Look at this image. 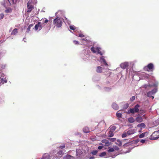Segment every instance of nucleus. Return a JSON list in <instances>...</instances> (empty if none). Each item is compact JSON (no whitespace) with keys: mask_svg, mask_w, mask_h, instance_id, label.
I'll use <instances>...</instances> for the list:
<instances>
[{"mask_svg":"<svg viewBox=\"0 0 159 159\" xmlns=\"http://www.w3.org/2000/svg\"><path fill=\"white\" fill-rule=\"evenodd\" d=\"M53 22L55 26H56L57 27L60 28L62 26V21L60 18H56L54 20Z\"/></svg>","mask_w":159,"mask_h":159,"instance_id":"f257e3e1","label":"nucleus"},{"mask_svg":"<svg viewBox=\"0 0 159 159\" xmlns=\"http://www.w3.org/2000/svg\"><path fill=\"white\" fill-rule=\"evenodd\" d=\"M154 66L152 63H150L147 65V66H145L144 69V70L148 71H152L154 69Z\"/></svg>","mask_w":159,"mask_h":159,"instance_id":"f03ea898","label":"nucleus"},{"mask_svg":"<svg viewBox=\"0 0 159 159\" xmlns=\"http://www.w3.org/2000/svg\"><path fill=\"white\" fill-rule=\"evenodd\" d=\"M140 106L139 104L136 105L134 108H130L129 111V113H131L132 114H134V112H138L139 111V107Z\"/></svg>","mask_w":159,"mask_h":159,"instance_id":"7ed1b4c3","label":"nucleus"},{"mask_svg":"<svg viewBox=\"0 0 159 159\" xmlns=\"http://www.w3.org/2000/svg\"><path fill=\"white\" fill-rule=\"evenodd\" d=\"M100 48L99 47H97L96 48H95L94 47H92L91 50V51L93 53H96L97 52H98V54L102 55V54L101 52L100 51Z\"/></svg>","mask_w":159,"mask_h":159,"instance_id":"20e7f679","label":"nucleus"},{"mask_svg":"<svg viewBox=\"0 0 159 159\" xmlns=\"http://www.w3.org/2000/svg\"><path fill=\"white\" fill-rule=\"evenodd\" d=\"M27 7L28 10H32L34 9V6L33 5L32 0H30L27 3Z\"/></svg>","mask_w":159,"mask_h":159,"instance_id":"39448f33","label":"nucleus"},{"mask_svg":"<svg viewBox=\"0 0 159 159\" xmlns=\"http://www.w3.org/2000/svg\"><path fill=\"white\" fill-rule=\"evenodd\" d=\"M63 154V151L62 150H60L55 154L54 157L56 158H59L61 157Z\"/></svg>","mask_w":159,"mask_h":159,"instance_id":"423d86ee","label":"nucleus"},{"mask_svg":"<svg viewBox=\"0 0 159 159\" xmlns=\"http://www.w3.org/2000/svg\"><path fill=\"white\" fill-rule=\"evenodd\" d=\"M158 133V131H155L154 132L150 137V139L151 140H155L159 138V137H154V135Z\"/></svg>","mask_w":159,"mask_h":159,"instance_id":"0eeeda50","label":"nucleus"},{"mask_svg":"<svg viewBox=\"0 0 159 159\" xmlns=\"http://www.w3.org/2000/svg\"><path fill=\"white\" fill-rule=\"evenodd\" d=\"M34 28L36 30H37L38 29L40 30L42 29L41 22H38L37 24L35 25Z\"/></svg>","mask_w":159,"mask_h":159,"instance_id":"6e6552de","label":"nucleus"},{"mask_svg":"<svg viewBox=\"0 0 159 159\" xmlns=\"http://www.w3.org/2000/svg\"><path fill=\"white\" fill-rule=\"evenodd\" d=\"M7 80L6 78L3 79V78H0V86L3 84L4 83H7Z\"/></svg>","mask_w":159,"mask_h":159,"instance_id":"1a4fd4ad","label":"nucleus"},{"mask_svg":"<svg viewBox=\"0 0 159 159\" xmlns=\"http://www.w3.org/2000/svg\"><path fill=\"white\" fill-rule=\"evenodd\" d=\"M82 152L80 150H77L76 155L77 158H81Z\"/></svg>","mask_w":159,"mask_h":159,"instance_id":"9d476101","label":"nucleus"},{"mask_svg":"<svg viewBox=\"0 0 159 159\" xmlns=\"http://www.w3.org/2000/svg\"><path fill=\"white\" fill-rule=\"evenodd\" d=\"M135 120L136 122L138 123H140L143 121V119L142 117L139 116L137 117L135 119Z\"/></svg>","mask_w":159,"mask_h":159,"instance_id":"9b49d317","label":"nucleus"},{"mask_svg":"<svg viewBox=\"0 0 159 159\" xmlns=\"http://www.w3.org/2000/svg\"><path fill=\"white\" fill-rule=\"evenodd\" d=\"M102 68L100 66L97 67L96 71L98 73H101L102 72Z\"/></svg>","mask_w":159,"mask_h":159,"instance_id":"f8f14e48","label":"nucleus"},{"mask_svg":"<svg viewBox=\"0 0 159 159\" xmlns=\"http://www.w3.org/2000/svg\"><path fill=\"white\" fill-rule=\"evenodd\" d=\"M83 131L84 132L87 133L90 132L89 129L88 127L86 126L83 129Z\"/></svg>","mask_w":159,"mask_h":159,"instance_id":"ddd939ff","label":"nucleus"},{"mask_svg":"<svg viewBox=\"0 0 159 159\" xmlns=\"http://www.w3.org/2000/svg\"><path fill=\"white\" fill-rule=\"evenodd\" d=\"M112 107L115 110H117L118 109V106L116 103H113L112 104Z\"/></svg>","mask_w":159,"mask_h":159,"instance_id":"4468645a","label":"nucleus"},{"mask_svg":"<svg viewBox=\"0 0 159 159\" xmlns=\"http://www.w3.org/2000/svg\"><path fill=\"white\" fill-rule=\"evenodd\" d=\"M64 159H74V158L73 157L69 155H67L65 156L64 157Z\"/></svg>","mask_w":159,"mask_h":159,"instance_id":"2eb2a0df","label":"nucleus"},{"mask_svg":"<svg viewBox=\"0 0 159 159\" xmlns=\"http://www.w3.org/2000/svg\"><path fill=\"white\" fill-rule=\"evenodd\" d=\"M18 33V30L17 29H14L12 31L11 34L12 35H15Z\"/></svg>","mask_w":159,"mask_h":159,"instance_id":"dca6fc26","label":"nucleus"},{"mask_svg":"<svg viewBox=\"0 0 159 159\" xmlns=\"http://www.w3.org/2000/svg\"><path fill=\"white\" fill-rule=\"evenodd\" d=\"M128 120L129 122L131 123L134 122L135 121V119L132 117L128 118Z\"/></svg>","mask_w":159,"mask_h":159,"instance_id":"f3484780","label":"nucleus"},{"mask_svg":"<svg viewBox=\"0 0 159 159\" xmlns=\"http://www.w3.org/2000/svg\"><path fill=\"white\" fill-rule=\"evenodd\" d=\"M137 127L139 128H144L146 127V125L144 123H141L137 125Z\"/></svg>","mask_w":159,"mask_h":159,"instance_id":"a211bd4d","label":"nucleus"},{"mask_svg":"<svg viewBox=\"0 0 159 159\" xmlns=\"http://www.w3.org/2000/svg\"><path fill=\"white\" fill-rule=\"evenodd\" d=\"M127 66V64L125 63H122L120 65L121 67L123 69H125Z\"/></svg>","mask_w":159,"mask_h":159,"instance_id":"6ab92c4d","label":"nucleus"},{"mask_svg":"<svg viewBox=\"0 0 159 159\" xmlns=\"http://www.w3.org/2000/svg\"><path fill=\"white\" fill-rule=\"evenodd\" d=\"M128 135L134 134V131L133 129H131L128 130L127 132Z\"/></svg>","mask_w":159,"mask_h":159,"instance_id":"aec40b11","label":"nucleus"},{"mask_svg":"<svg viewBox=\"0 0 159 159\" xmlns=\"http://www.w3.org/2000/svg\"><path fill=\"white\" fill-rule=\"evenodd\" d=\"M116 144L119 146H120L122 145L121 142L120 140H117L115 143Z\"/></svg>","mask_w":159,"mask_h":159,"instance_id":"412c9836","label":"nucleus"},{"mask_svg":"<svg viewBox=\"0 0 159 159\" xmlns=\"http://www.w3.org/2000/svg\"><path fill=\"white\" fill-rule=\"evenodd\" d=\"M152 95H153L152 93V92H151L150 91L148 92L147 93V96L149 97H152V99L154 98V97L152 96Z\"/></svg>","mask_w":159,"mask_h":159,"instance_id":"4be33fe9","label":"nucleus"},{"mask_svg":"<svg viewBox=\"0 0 159 159\" xmlns=\"http://www.w3.org/2000/svg\"><path fill=\"white\" fill-rule=\"evenodd\" d=\"M120 111H118L116 113V116L118 118H120L122 116V114L120 112Z\"/></svg>","mask_w":159,"mask_h":159,"instance_id":"5701e85b","label":"nucleus"},{"mask_svg":"<svg viewBox=\"0 0 159 159\" xmlns=\"http://www.w3.org/2000/svg\"><path fill=\"white\" fill-rule=\"evenodd\" d=\"M108 135L109 137H112L114 135L113 132L110 130L108 133Z\"/></svg>","mask_w":159,"mask_h":159,"instance_id":"b1692460","label":"nucleus"},{"mask_svg":"<svg viewBox=\"0 0 159 159\" xmlns=\"http://www.w3.org/2000/svg\"><path fill=\"white\" fill-rule=\"evenodd\" d=\"M116 127L115 126H113L111 127L110 130L114 132L116 129Z\"/></svg>","mask_w":159,"mask_h":159,"instance_id":"393cba45","label":"nucleus"},{"mask_svg":"<svg viewBox=\"0 0 159 159\" xmlns=\"http://www.w3.org/2000/svg\"><path fill=\"white\" fill-rule=\"evenodd\" d=\"M146 133V132H144L141 134L139 135V137L140 138H143L145 136Z\"/></svg>","mask_w":159,"mask_h":159,"instance_id":"a878e982","label":"nucleus"},{"mask_svg":"<svg viewBox=\"0 0 159 159\" xmlns=\"http://www.w3.org/2000/svg\"><path fill=\"white\" fill-rule=\"evenodd\" d=\"M114 151V149L113 148H109V149L107 150V151L108 152H113Z\"/></svg>","mask_w":159,"mask_h":159,"instance_id":"bb28decb","label":"nucleus"},{"mask_svg":"<svg viewBox=\"0 0 159 159\" xmlns=\"http://www.w3.org/2000/svg\"><path fill=\"white\" fill-rule=\"evenodd\" d=\"M127 135H128L127 132H125L122 135V137L123 138H125L126 137Z\"/></svg>","mask_w":159,"mask_h":159,"instance_id":"cd10ccee","label":"nucleus"},{"mask_svg":"<svg viewBox=\"0 0 159 159\" xmlns=\"http://www.w3.org/2000/svg\"><path fill=\"white\" fill-rule=\"evenodd\" d=\"M98 152V151L97 150H94L91 152V153L93 155H96L97 154Z\"/></svg>","mask_w":159,"mask_h":159,"instance_id":"c85d7f7f","label":"nucleus"},{"mask_svg":"<svg viewBox=\"0 0 159 159\" xmlns=\"http://www.w3.org/2000/svg\"><path fill=\"white\" fill-rule=\"evenodd\" d=\"M106 155V153L105 152H102L99 155L100 157H103Z\"/></svg>","mask_w":159,"mask_h":159,"instance_id":"c756f323","label":"nucleus"},{"mask_svg":"<svg viewBox=\"0 0 159 159\" xmlns=\"http://www.w3.org/2000/svg\"><path fill=\"white\" fill-rule=\"evenodd\" d=\"M157 91V89L156 88L153 89L151 91H150L151 92H152V93L153 94H155Z\"/></svg>","mask_w":159,"mask_h":159,"instance_id":"7c9ffc66","label":"nucleus"},{"mask_svg":"<svg viewBox=\"0 0 159 159\" xmlns=\"http://www.w3.org/2000/svg\"><path fill=\"white\" fill-rule=\"evenodd\" d=\"M108 139L112 142H114L116 140V139L114 138H109Z\"/></svg>","mask_w":159,"mask_h":159,"instance_id":"2f4dec72","label":"nucleus"},{"mask_svg":"<svg viewBox=\"0 0 159 159\" xmlns=\"http://www.w3.org/2000/svg\"><path fill=\"white\" fill-rule=\"evenodd\" d=\"M113 148L114 149V150H118L120 149L119 148L116 146H113Z\"/></svg>","mask_w":159,"mask_h":159,"instance_id":"473e14b6","label":"nucleus"},{"mask_svg":"<svg viewBox=\"0 0 159 159\" xmlns=\"http://www.w3.org/2000/svg\"><path fill=\"white\" fill-rule=\"evenodd\" d=\"M152 86V85H150L149 84H145L144 85V87L146 88H147L148 86L151 87Z\"/></svg>","mask_w":159,"mask_h":159,"instance_id":"72a5a7b5","label":"nucleus"},{"mask_svg":"<svg viewBox=\"0 0 159 159\" xmlns=\"http://www.w3.org/2000/svg\"><path fill=\"white\" fill-rule=\"evenodd\" d=\"M70 29L72 30H74L75 29V27L74 26H70Z\"/></svg>","mask_w":159,"mask_h":159,"instance_id":"f704fd0d","label":"nucleus"},{"mask_svg":"<svg viewBox=\"0 0 159 159\" xmlns=\"http://www.w3.org/2000/svg\"><path fill=\"white\" fill-rule=\"evenodd\" d=\"M143 76L144 77H145V78H148L149 77V75L148 74H143Z\"/></svg>","mask_w":159,"mask_h":159,"instance_id":"c9c22d12","label":"nucleus"},{"mask_svg":"<svg viewBox=\"0 0 159 159\" xmlns=\"http://www.w3.org/2000/svg\"><path fill=\"white\" fill-rule=\"evenodd\" d=\"M135 96H133L130 98V100L131 101H133L135 100Z\"/></svg>","mask_w":159,"mask_h":159,"instance_id":"e433bc0d","label":"nucleus"},{"mask_svg":"<svg viewBox=\"0 0 159 159\" xmlns=\"http://www.w3.org/2000/svg\"><path fill=\"white\" fill-rule=\"evenodd\" d=\"M11 1L12 2V3L15 4L16 2V0H10V3L11 4Z\"/></svg>","mask_w":159,"mask_h":159,"instance_id":"4c0bfd02","label":"nucleus"},{"mask_svg":"<svg viewBox=\"0 0 159 159\" xmlns=\"http://www.w3.org/2000/svg\"><path fill=\"white\" fill-rule=\"evenodd\" d=\"M78 36L79 37H84V35L82 34V33H80L79 34H78Z\"/></svg>","mask_w":159,"mask_h":159,"instance_id":"58836bf2","label":"nucleus"},{"mask_svg":"<svg viewBox=\"0 0 159 159\" xmlns=\"http://www.w3.org/2000/svg\"><path fill=\"white\" fill-rule=\"evenodd\" d=\"M4 17V15L3 14H0V19H2Z\"/></svg>","mask_w":159,"mask_h":159,"instance_id":"ea45409f","label":"nucleus"},{"mask_svg":"<svg viewBox=\"0 0 159 159\" xmlns=\"http://www.w3.org/2000/svg\"><path fill=\"white\" fill-rule=\"evenodd\" d=\"M140 112L141 115H142L145 113L144 111L143 110H140Z\"/></svg>","mask_w":159,"mask_h":159,"instance_id":"a19ab883","label":"nucleus"},{"mask_svg":"<svg viewBox=\"0 0 159 159\" xmlns=\"http://www.w3.org/2000/svg\"><path fill=\"white\" fill-rule=\"evenodd\" d=\"M31 28L29 26H28V28H27V31H26V32L27 33H29L30 31V28Z\"/></svg>","mask_w":159,"mask_h":159,"instance_id":"79ce46f5","label":"nucleus"},{"mask_svg":"<svg viewBox=\"0 0 159 159\" xmlns=\"http://www.w3.org/2000/svg\"><path fill=\"white\" fill-rule=\"evenodd\" d=\"M65 144L63 145L62 146H59V148L61 149H63L65 148Z\"/></svg>","mask_w":159,"mask_h":159,"instance_id":"37998d69","label":"nucleus"},{"mask_svg":"<svg viewBox=\"0 0 159 159\" xmlns=\"http://www.w3.org/2000/svg\"><path fill=\"white\" fill-rule=\"evenodd\" d=\"M82 40H84V41H86V42H88V40H87V39H86V38H83L82 39H81Z\"/></svg>","mask_w":159,"mask_h":159,"instance_id":"c03bdc74","label":"nucleus"},{"mask_svg":"<svg viewBox=\"0 0 159 159\" xmlns=\"http://www.w3.org/2000/svg\"><path fill=\"white\" fill-rule=\"evenodd\" d=\"M109 144V142H108V141L107 140V142H106L105 143V145L107 146H108Z\"/></svg>","mask_w":159,"mask_h":159,"instance_id":"a18cd8bd","label":"nucleus"},{"mask_svg":"<svg viewBox=\"0 0 159 159\" xmlns=\"http://www.w3.org/2000/svg\"><path fill=\"white\" fill-rule=\"evenodd\" d=\"M73 42H74V43L75 44H79L78 42L76 40H74L73 41Z\"/></svg>","mask_w":159,"mask_h":159,"instance_id":"49530a36","label":"nucleus"},{"mask_svg":"<svg viewBox=\"0 0 159 159\" xmlns=\"http://www.w3.org/2000/svg\"><path fill=\"white\" fill-rule=\"evenodd\" d=\"M107 140L106 139H104V140H102V142L103 143H106V142H107Z\"/></svg>","mask_w":159,"mask_h":159,"instance_id":"de8ad7c7","label":"nucleus"},{"mask_svg":"<svg viewBox=\"0 0 159 159\" xmlns=\"http://www.w3.org/2000/svg\"><path fill=\"white\" fill-rule=\"evenodd\" d=\"M145 142V139H142L140 140V142L142 143H144Z\"/></svg>","mask_w":159,"mask_h":159,"instance_id":"09e8293b","label":"nucleus"},{"mask_svg":"<svg viewBox=\"0 0 159 159\" xmlns=\"http://www.w3.org/2000/svg\"><path fill=\"white\" fill-rule=\"evenodd\" d=\"M103 148V146H99L98 147V149H102V148Z\"/></svg>","mask_w":159,"mask_h":159,"instance_id":"8fccbe9b","label":"nucleus"},{"mask_svg":"<svg viewBox=\"0 0 159 159\" xmlns=\"http://www.w3.org/2000/svg\"><path fill=\"white\" fill-rule=\"evenodd\" d=\"M48 21V20L47 19H46L44 21V23H47Z\"/></svg>","mask_w":159,"mask_h":159,"instance_id":"3c124183","label":"nucleus"},{"mask_svg":"<svg viewBox=\"0 0 159 159\" xmlns=\"http://www.w3.org/2000/svg\"><path fill=\"white\" fill-rule=\"evenodd\" d=\"M34 25V24H30L29 25V26L31 28V27H32V26H33Z\"/></svg>","mask_w":159,"mask_h":159,"instance_id":"603ef678","label":"nucleus"},{"mask_svg":"<svg viewBox=\"0 0 159 159\" xmlns=\"http://www.w3.org/2000/svg\"><path fill=\"white\" fill-rule=\"evenodd\" d=\"M104 64L106 65V66H107L108 65L107 63L106 62V61H105V60H104Z\"/></svg>","mask_w":159,"mask_h":159,"instance_id":"864d4df0","label":"nucleus"},{"mask_svg":"<svg viewBox=\"0 0 159 159\" xmlns=\"http://www.w3.org/2000/svg\"><path fill=\"white\" fill-rule=\"evenodd\" d=\"M95 158L94 157H91L89 158V159H94Z\"/></svg>","mask_w":159,"mask_h":159,"instance_id":"5fc2aeb1","label":"nucleus"},{"mask_svg":"<svg viewBox=\"0 0 159 159\" xmlns=\"http://www.w3.org/2000/svg\"><path fill=\"white\" fill-rule=\"evenodd\" d=\"M48 155V154H44V156H43V159H45V158H44L45 157V156H47V155Z\"/></svg>","mask_w":159,"mask_h":159,"instance_id":"6e6d98bb","label":"nucleus"},{"mask_svg":"<svg viewBox=\"0 0 159 159\" xmlns=\"http://www.w3.org/2000/svg\"><path fill=\"white\" fill-rule=\"evenodd\" d=\"M11 11H8V10L5 11L6 13H8V12H11Z\"/></svg>","mask_w":159,"mask_h":159,"instance_id":"4d7b16f0","label":"nucleus"},{"mask_svg":"<svg viewBox=\"0 0 159 159\" xmlns=\"http://www.w3.org/2000/svg\"><path fill=\"white\" fill-rule=\"evenodd\" d=\"M31 11H27V12H28V13L30 12Z\"/></svg>","mask_w":159,"mask_h":159,"instance_id":"13d9d810","label":"nucleus"},{"mask_svg":"<svg viewBox=\"0 0 159 159\" xmlns=\"http://www.w3.org/2000/svg\"><path fill=\"white\" fill-rule=\"evenodd\" d=\"M8 1L9 2H10V0H8Z\"/></svg>","mask_w":159,"mask_h":159,"instance_id":"bf43d9fd","label":"nucleus"},{"mask_svg":"<svg viewBox=\"0 0 159 159\" xmlns=\"http://www.w3.org/2000/svg\"><path fill=\"white\" fill-rule=\"evenodd\" d=\"M6 10H8V9H7Z\"/></svg>","mask_w":159,"mask_h":159,"instance_id":"052dcab7","label":"nucleus"},{"mask_svg":"<svg viewBox=\"0 0 159 159\" xmlns=\"http://www.w3.org/2000/svg\"><path fill=\"white\" fill-rule=\"evenodd\" d=\"M155 135H154V137H156Z\"/></svg>","mask_w":159,"mask_h":159,"instance_id":"680f3d73","label":"nucleus"}]
</instances>
